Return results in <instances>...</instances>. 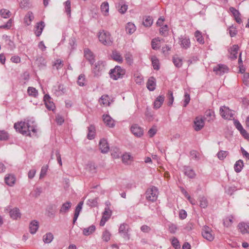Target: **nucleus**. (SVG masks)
Here are the masks:
<instances>
[{
  "mask_svg": "<svg viewBox=\"0 0 249 249\" xmlns=\"http://www.w3.org/2000/svg\"><path fill=\"white\" fill-rule=\"evenodd\" d=\"M100 104H103L104 106H109L110 102L108 101V97L107 95H103L100 98Z\"/></svg>",
  "mask_w": 249,
  "mask_h": 249,
  "instance_id": "c03bdc74",
  "label": "nucleus"
},
{
  "mask_svg": "<svg viewBox=\"0 0 249 249\" xmlns=\"http://www.w3.org/2000/svg\"><path fill=\"white\" fill-rule=\"evenodd\" d=\"M84 56L86 59H87L90 64H93L95 60L93 53L89 49H85L84 50Z\"/></svg>",
  "mask_w": 249,
  "mask_h": 249,
  "instance_id": "a211bd4d",
  "label": "nucleus"
},
{
  "mask_svg": "<svg viewBox=\"0 0 249 249\" xmlns=\"http://www.w3.org/2000/svg\"><path fill=\"white\" fill-rule=\"evenodd\" d=\"M111 57L113 60L119 63H122L123 62V57L120 53L116 51L112 52Z\"/></svg>",
  "mask_w": 249,
  "mask_h": 249,
  "instance_id": "e433bc0d",
  "label": "nucleus"
},
{
  "mask_svg": "<svg viewBox=\"0 0 249 249\" xmlns=\"http://www.w3.org/2000/svg\"><path fill=\"white\" fill-rule=\"evenodd\" d=\"M12 21L13 20L12 18L9 19L5 24L0 26V28L7 30L9 29L12 26Z\"/></svg>",
  "mask_w": 249,
  "mask_h": 249,
  "instance_id": "052dcab7",
  "label": "nucleus"
},
{
  "mask_svg": "<svg viewBox=\"0 0 249 249\" xmlns=\"http://www.w3.org/2000/svg\"><path fill=\"white\" fill-rule=\"evenodd\" d=\"M220 113L222 117L225 119H231L233 116L231 110L225 106L220 108Z\"/></svg>",
  "mask_w": 249,
  "mask_h": 249,
  "instance_id": "423d86ee",
  "label": "nucleus"
},
{
  "mask_svg": "<svg viewBox=\"0 0 249 249\" xmlns=\"http://www.w3.org/2000/svg\"><path fill=\"white\" fill-rule=\"evenodd\" d=\"M205 116L206 119L209 118L208 121L210 122L211 120H213L214 118V112L212 110H208L205 113Z\"/></svg>",
  "mask_w": 249,
  "mask_h": 249,
  "instance_id": "ea45409f",
  "label": "nucleus"
},
{
  "mask_svg": "<svg viewBox=\"0 0 249 249\" xmlns=\"http://www.w3.org/2000/svg\"><path fill=\"white\" fill-rule=\"evenodd\" d=\"M238 228L242 234L249 233V222H240L238 225Z\"/></svg>",
  "mask_w": 249,
  "mask_h": 249,
  "instance_id": "2eb2a0df",
  "label": "nucleus"
},
{
  "mask_svg": "<svg viewBox=\"0 0 249 249\" xmlns=\"http://www.w3.org/2000/svg\"><path fill=\"white\" fill-rule=\"evenodd\" d=\"M34 17L33 14L31 12H28L24 17V22L29 25L31 21L34 19Z\"/></svg>",
  "mask_w": 249,
  "mask_h": 249,
  "instance_id": "f704fd0d",
  "label": "nucleus"
},
{
  "mask_svg": "<svg viewBox=\"0 0 249 249\" xmlns=\"http://www.w3.org/2000/svg\"><path fill=\"white\" fill-rule=\"evenodd\" d=\"M164 95H160L155 100L154 103V107L155 108H159L162 105L164 101Z\"/></svg>",
  "mask_w": 249,
  "mask_h": 249,
  "instance_id": "393cba45",
  "label": "nucleus"
},
{
  "mask_svg": "<svg viewBox=\"0 0 249 249\" xmlns=\"http://www.w3.org/2000/svg\"><path fill=\"white\" fill-rule=\"evenodd\" d=\"M95 229V226L92 225L88 228H84L83 230V234L85 236H89L93 233Z\"/></svg>",
  "mask_w": 249,
  "mask_h": 249,
  "instance_id": "c85d7f7f",
  "label": "nucleus"
},
{
  "mask_svg": "<svg viewBox=\"0 0 249 249\" xmlns=\"http://www.w3.org/2000/svg\"><path fill=\"white\" fill-rule=\"evenodd\" d=\"M110 234L107 231H105L103 232L102 235V238L104 241L107 242L110 240Z\"/></svg>",
  "mask_w": 249,
  "mask_h": 249,
  "instance_id": "680f3d73",
  "label": "nucleus"
},
{
  "mask_svg": "<svg viewBox=\"0 0 249 249\" xmlns=\"http://www.w3.org/2000/svg\"><path fill=\"white\" fill-rule=\"evenodd\" d=\"M128 226L124 223L121 224L119 229L120 233L123 234V237L126 238L127 240L129 239V234H128Z\"/></svg>",
  "mask_w": 249,
  "mask_h": 249,
  "instance_id": "9d476101",
  "label": "nucleus"
},
{
  "mask_svg": "<svg viewBox=\"0 0 249 249\" xmlns=\"http://www.w3.org/2000/svg\"><path fill=\"white\" fill-rule=\"evenodd\" d=\"M85 76L84 74H80L78 78L77 84L80 86L85 85Z\"/></svg>",
  "mask_w": 249,
  "mask_h": 249,
  "instance_id": "49530a36",
  "label": "nucleus"
},
{
  "mask_svg": "<svg viewBox=\"0 0 249 249\" xmlns=\"http://www.w3.org/2000/svg\"><path fill=\"white\" fill-rule=\"evenodd\" d=\"M4 180L6 184L12 186L15 184L16 179L14 175L9 174L5 177Z\"/></svg>",
  "mask_w": 249,
  "mask_h": 249,
  "instance_id": "bb28decb",
  "label": "nucleus"
},
{
  "mask_svg": "<svg viewBox=\"0 0 249 249\" xmlns=\"http://www.w3.org/2000/svg\"><path fill=\"white\" fill-rule=\"evenodd\" d=\"M194 128L196 131H198L202 129L204 126V120L202 118L196 117L194 120Z\"/></svg>",
  "mask_w": 249,
  "mask_h": 249,
  "instance_id": "6e6552de",
  "label": "nucleus"
},
{
  "mask_svg": "<svg viewBox=\"0 0 249 249\" xmlns=\"http://www.w3.org/2000/svg\"><path fill=\"white\" fill-rule=\"evenodd\" d=\"M243 81L245 85L249 86V73H246L244 74Z\"/></svg>",
  "mask_w": 249,
  "mask_h": 249,
  "instance_id": "338daca9",
  "label": "nucleus"
},
{
  "mask_svg": "<svg viewBox=\"0 0 249 249\" xmlns=\"http://www.w3.org/2000/svg\"><path fill=\"white\" fill-rule=\"evenodd\" d=\"M44 101L46 107L50 110H53L55 106L53 103L51 101V98L48 94H46L44 96Z\"/></svg>",
  "mask_w": 249,
  "mask_h": 249,
  "instance_id": "9b49d317",
  "label": "nucleus"
},
{
  "mask_svg": "<svg viewBox=\"0 0 249 249\" xmlns=\"http://www.w3.org/2000/svg\"><path fill=\"white\" fill-rule=\"evenodd\" d=\"M99 148L103 153H106L109 150V146L106 139H103L99 142Z\"/></svg>",
  "mask_w": 249,
  "mask_h": 249,
  "instance_id": "f3484780",
  "label": "nucleus"
},
{
  "mask_svg": "<svg viewBox=\"0 0 249 249\" xmlns=\"http://www.w3.org/2000/svg\"><path fill=\"white\" fill-rule=\"evenodd\" d=\"M244 166L243 161L242 160H237L234 165V169L236 173H239L241 171Z\"/></svg>",
  "mask_w": 249,
  "mask_h": 249,
  "instance_id": "c756f323",
  "label": "nucleus"
},
{
  "mask_svg": "<svg viewBox=\"0 0 249 249\" xmlns=\"http://www.w3.org/2000/svg\"><path fill=\"white\" fill-rule=\"evenodd\" d=\"M45 27V23L43 21H41L37 23L35 26V34L36 36H39Z\"/></svg>",
  "mask_w": 249,
  "mask_h": 249,
  "instance_id": "6ab92c4d",
  "label": "nucleus"
},
{
  "mask_svg": "<svg viewBox=\"0 0 249 249\" xmlns=\"http://www.w3.org/2000/svg\"><path fill=\"white\" fill-rule=\"evenodd\" d=\"M101 11L105 16L108 15L109 11V4L107 2H104L101 5Z\"/></svg>",
  "mask_w": 249,
  "mask_h": 249,
  "instance_id": "473e14b6",
  "label": "nucleus"
},
{
  "mask_svg": "<svg viewBox=\"0 0 249 249\" xmlns=\"http://www.w3.org/2000/svg\"><path fill=\"white\" fill-rule=\"evenodd\" d=\"M53 239V235L51 232L46 233L43 237V241L46 244L50 243Z\"/></svg>",
  "mask_w": 249,
  "mask_h": 249,
  "instance_id": "72a5a7b5",
  "label": "nucleus"
},
{
  "mask_svg": "<svg viewBox=\"0 0 249 249\" xmlns=\"http://www.w3.org/2000/svg\"><path fill=\"white\" fill-rule=\"evenodd\" d=\"M103 120L106 125L109 127L112 128L115 126L114 121L109 115L104 114Z\"/></svg>",
  "mask_w": 249,
  "mask_h": 249,
  "instance_id": "f8f14e48",
  "label": "nucleus"
},
{
  "mask_svg": "<svg viewBox=\"0 0 249 249\" xmlns=\"http://www.w3.org/2000/svg\"><path fill=\"white\" fill-rule=\"evenodd\" d=\"M230 10L232 14L236 21L238 23L240 24L242 22V19L240 17V14L238 10H237L235 8L232 7L230 8Z\"/></svg>",
  "mask_w": 249,
  "mask_h": 249,
  "instance_id": "5701e85b",
  "label": "nucleus"
},
{
  "mask_svg": "<svg viewBox=\"0 0 249 249\" xmlns=\"http://www.w3.org/2000/svg\"><path fill=\"white\" fill-rule=\"evenodd\" d=\"M130 129L132 133L136 136L141 137L143 135L142 128L137 124H133Z\"/></svg>",
  "mask_w": 249,
  "mask_h": 249,
  "instance_id": "ddd939ff",
  "label": "nucleus"
},
{
  "mask_svg": "<svg viewBox=\"0 0 249 249\" xmlns=\"http://www.w3.org/2000/svg\"><path fill=\"white\" fill-rule=\"evenodd\" d=\"M84 204L83 201H80L79 202L78 205L76 206L74 212V216L73 218V224H74L75 222L76 221L77 218L79 215L80 212H81L82 206Z\"/></svg>",
  "mask_w": 249,
  "mask_h": 249,
  "instance_id": "aec40b11",
  "label": "nucleus"
},
{
  "mask_svg": "<svg viewBox=\"0 0 249 249\" xmlns=\"http://www.w3.org/2000/svg\"><path fill=\"white\" fill-rule=\"evenodd\" d=\"M63 66V61L60 59H56L53 64V67H55L57 70L62 68Z\"/></svg>",
  "mask_w": 249,
  "mask_h": 249,
  "instance_id": "de8ad7c7",
  "label": "nucleus"
},
{
  "mask_svg": "<svg viewBox=\"0 0 249 249\" xmlns=\"http://www.w3.org/2000/svg\"><path fill=\"white\" fill-rule=\"evenodd\" d=\"M202 235L206 240L212 241L214 239V234L212 230L207 226H205L202 231Z\"/></svg>",
  "mask_w": 249,
  "mask_h": 249,
  "instance_id": "39448f33",
  "label": "nucleus"
},
{
  "mask_svg": "<svg viewBox=\"0 0 249 249\" xmlns=\"http://www.w3.org/2000/svg\"><path fill=\"white\" fill-rule=\"evenodd\" d=\"M65 11L68 15L71 16V1L70 0H67L65 2Z\"/></svg>",
  "mask_w": 249,
  "mask_h": 249,
  "instance_id": "6e6d98bb",
  "label": "nucleus"
},
{
  "mask_svg": "<svg viewBox=\"0 0 249 249\" xmlns=\"http://www.w3.org/2000/svg\"><path fill=\"white\" fill-rule=\"evenodd\" d=\"M157 131V127L155 125L153 126L148 131V134L150 138L153 137Z\"/></svg>",
  "mask_w": 249,
  "mask_h": 249,
  "instance_id": "13d9d810",
  "label": "nucleus"
},
{
  "mask_svg": "<svg viewBox=\"0 0 249 249\" xmlns=\"http://www.w3.org/2000/svg\"><path fill=\"white\" fill-rule=\"evenodd\" d=\"M213 70L216 74L222 75L225 73L228 72L229 69L225 65L218 64L213 68Z\"/></svg>",
  "mask_w": 249,
  "mask_h": 249,
  "instance_id": "0eeeda50",
  "label": "nucleus"
},
{
  "mask_svg": "<svg viewBox=\"0 0 249 249\" xmlns=\"http://www.w3.org/2000/svg\"><path fill=\"white\" fill-rule=\"evenodd\" d=\"M200 207L202 208H206L208 204L207 198L204 196L200 197L199 198Z\"/></svg>",
  "mask_w": 249,
  "mask_h": 249,
  "instance_id": "a19ab883",
  "label": "nucleus"
},
{
  "mask_svg": "<svg viewBox=\"0 0 249 249\" xmlns=\"http://www.w3.org/2000/svg\"><path fill=\"white\" fill-rule=\"evenodd\" d=\"M153 20L152 17L147 16L143 21V25L145 27H150L152 25Z\"/></svg>",
  "mask_w": 249,
  "mask_h": 249,
  "instance_id": "58836bf2",
  "label": "nucleus"
},
{
  "mask_svg": "<svg viewBox=\"0 0 249 249\" xmlns=\"http://www.w3.org/2000/svg\"><path fill=\"white\" fill-rule=\"evenodd\" d=\"M10 215L13 219H17L18 218L20 217V213L19 210L17 208H15L11 210L10 212Z\"/></svg>",
  "mask_w": 249,
  "mask_h": 249,
  "instance_id": "cd10ccee",
  "label": "nucleus"
},
{
  "mask_svg": "<svg viewBox=\"0 0 249 249\" xmlns=\"http://www.w3.org/2000/svg\"><path fill=\"white\" fill-rule=\"evenodd\" d=\"M72 206V203L70 201H67L65 203H63L61 205L60 210L59 213L62 214H65L67 213L70 209L71 208Z\"/></svg>",
  "mask_w": 249,
  "mask_h": 249,
  "instance_id": "4468645a",
  "label": "nucleus"
},
{
  "mask_svg": "<svg viewBox=\"0 0 249 249\" xmlns=\"http://www.w3.org/2000/svg\"><path fill=\"white\" fill-rule=\"evenodd\" d=\"M239 48V46L237 45H234L231 48L229 51L230 52V57L231 59H236L237 58Z\"/></svg>",
  "mask_w": 249,
  "mask_h": 249,
  "instance_id": "4be33fe9",
  "label": "nucleus"
},
{
  "mask_svg": "<svg viewBox=\"0 0 249 249\" xmlns=\"http://www.w3.org/2000/svg\"><path fill=\"white\" fill-rule=\"evenodd\" d=\"M156 79L153 76L150 77L146 83V87L150 91H154L156 89Z\"/></svg>",
  "mask_w": 249,
  "mask_h": 249,
  "instance_id": "dca6fc26",
  "label": "nucleus"
},
{
  "mask_svg": "<svg viewBox=\"0 0 249 249\" xmlns=\"http://www.w3.org/2000/svg\"><path fill=\"white\" fill-rule=\"evenodd\" d=\"M9 138L8 133L4 130H0V140L6 141Z\"/></svg>",
  "mask_w": 249,
  "mask_h": 249,
  "instance_id": "603ef678",
  "label": "nucleus"
},
{
  "mask_svg": "<svg viewBox=\"0 0 249 249\" xmlns=\"http://www.w3.org/2000/svg\"><path fill=\"white\" fill-rule=\"evenodd\" d=\"M130 158L131 156L128 154H124L122 157V161L124 163H127Z\"/></svg>",
  "mask_w": 249,
  "mask_h": 249,
  "instance_id": "774afa93",
  "label": "nucleus"
},
{
  "mask_svg": "<svg viewBox=\"0 0 249 249\" xmlns=\"http://www.w3.org/2000/svg\"><path fill=\"white\" fill-rule=\"evenodd\" d=\"M104 67L103 61H98L95 64L93 67V72L95 76H98L100 74L101 71Z\"/></svg>",
  "mask_w": 249,
  "mask_h": 249,
  "instance_id": "1a4fd4ad",
  "label": "nucleus"
},
{
  "mask_svg": "<svg viewBox=\"0 0 249 249\" xmlns=\"http://www.w3.org/2000/svg\"><path fill=\"white\" fill-rule=\"evenodd\" d=\"M158 189L155 186H152L148 188L145 193L146 199L152 202L157 200L158 196Z\"/></svg>",
  "mask_w": 249,
  "mask_h": 249,
  "instance_id": "7ed1b4c3",
  "label": "nucleus"
},
{
  "mask_svg": "<svg viewBox=\"0 0 249 249\" xmlns=\"http://www.w3.org/2000/svg\"><path fill=\"white\" fill-rule=\"evenodd\" d=\"M48 165L43 166L41 169L40 178H43L46 175L48 170Z\"/></svg>",
  "mask_w": 249,
  "mask_h": 249,
  "instance_id": "0e129e2a",
  "label": "nucleus"
},
{
  "mask_svg": "<svg viewBox=\"0 0 249 249\" xmlns=\"http://www.w3.org/2000/svg\"><path fill=\"white\" fill-rule=\"evenodd\" d=\"M160 40L158 38L153 39L151 41L152 48L154 50H157L159 48L158 44L157 42L160 41Z\"/></svg>",
  "mask_w": 249,
  "mask_h": 249,
  "instance_id": "69168bd1",
  "label": "nucleus"
},
{
  "mask_svg": "<svg viewBox=\"0 0 249 249\" xmlns=\"http://www.w3.org/2000/svg\"><path fill=\"white\" fill-rule=\"evenodd\" d=\"M87 205L91 207H95L97 206V198L89 199L87 201Z\"/></svg>",
  "mask_w": 249,
  "mask_h": 249,
  "instance_id": "3c124183",
  "label": "nucleus"
},
{
  "mask_svg": "<svg viewBox=\"0 0 249 249\" xmlns=\"http://www.w3.org/2000/svg\"><path fill=\"white\" fill-rule=\"evenodd\" d=\"M173 62L176 67L180 68L182 65V60L177 56H174L173 57Z\"/></svg>",
  "mask_w": 249,
  "mask_h": 249,
  "instance_id": "4c0bfd02",
  "label": "nucleus"
},
{
  "mask_svg": "<svg viewBox=\"0 0 249 249\" xmlns=\"http://www.w3.org/2000/svg\"><path fill=\"white\" fill-rule=\"evenodd\" d=\"M195 36L197 42L200 44L204 43V39L201 35V33L199 31H196L195 33Z\"/></svg>",
  "mask_w": 249,
  "mask_h": 249,
  "instance_id": "37998d69",
  "label": "nucleus"
},
{
  "mask_svg": "<svg viewBox=\"0 0 249 249\" xmlns=\"http://www.w3.org/2000/svg\"><path fill=\"white\" fill-rule=\"evenodd\" d=\"M233 217L232 215H231L228 217H226L223 220V224L225 226L227 227H230L232 223Z\"/></svg>",
  "mask_w": 249,
  "mask_h": 249,
  "instance_id": "79ce46f5",
  "label": "nucleus"
},
{
  "mask_svg": "<svg viewBox=\"0 0 249 249\" xmlns=\"http://www.w3.org/2000/svg\"><path fill=\"white\" fill-rule=\"evenodd\" d=\"M228 154V151L220 150L217 153V156L219 160H223L227 157Z\"/></svg>",
  "mask_w": 249,
  "mask_h": 249,
  "instance_id": "8fccbe9b",
  "label": "nucleus"
},
{
  "mask_svg": "<svg viewBox=\"0 0 249 249\" xmlns=\"http://www.w3.org/2000/svg\"><path fill=\"white\" fill-rule=\"evenodd\" d=\"M0 14L2 17L6 18L10 17V12L6 9H2L0 10Z\"/></svg>",
  "mask_w": 249,
  "mask_h": 249,
  "instance_id": "864d4df0",
  "label": "nucleus"
},
{
  "mask_svg": "<svg viewBox=\"0 0 249 249\" xmlns=\"http://www.w3.org/2000/svg\"><path fill=\"white\" fill-rule=\"evenodd\" d=\"M172 245L176 249H178L180 248L179 242L176 237H173L172 239Z\"/></svg>",
  "mask_w": 249,
  "mask_h": 249,
  "instance_id": "4d7b16f0",
  "label": "nucleus"
},
{
  "mask_svg": "<svg viewBox=\"0 0 249 249\" xmlns=\"http://www.w3.org/2000/svg\"><path fill=\"white\" fill-rule=\"evenodd\" d=\"M136 28L134 24L131 22L127 23L125 26V30L129 34H133L136 31Z\"/></svg>",
  "mask_w": 249,
  "mask_h": 249,
  "instance_id": "2f4dec72",
  "label": "nucleus"
},
{
  "mask_svg": "<svg viewBox=\"0 0 249 249\" xmlns=\"http://www.w3.org/2000/svg\"><path fill=\"white\" fill-rule=\"evenodd\" d=\"M35 64L36 65L39 69H42L46 66V60L45 58L42 56H38L35 61Z\"/></svg>",
  "mask_w": 249,
  "mask_h": 249,
  "instance_id": "412c9836",
  "label": "nucleus"
},
{
  "mask_svg": "<svg viewBox=\"0 0 249 249\" xmlns=\"http://www.w3.org/2000/svg\"><path fill=\"white\" fill-rule=\"evenodd\" d=\"M36 124L33 119H28L26 122L15 123L14 128L23 135L31 136V132L36 133Z\"/></svg>",
  "mask_w": 249,
  "mask_h": 249,
  "instance_id": "f257e3e1",
  "label": "nucleus"
},
{
  "mask_svg": "<svg viewBox=\"0 0 249 249\" xmlns=\"http://www.w3.org/2000/svg\"><path fill=\"white\" fill-rule=\"evenodd\" d=\"M39 227L38 222L36 220L32 221L29 225V229L31 233H35Z\"/></svg>",
  "mask_w": 249,
  "mask_h": 249,
  "instance_id": "a878e982",
  "label": "nucleus"
},
{
  "mask_svg": "<svg viewBox=\"0 0 249 249\" xmlns=\"http://www.w3.org/2000/svg\"><path fill=\"white\" fill-rule=\"evenodd\" d=\"M98 38L99 41L104 45H109L112 43L110 34L108 32H105L103 30L102 32H99Z\"/></svg>",
  "mask_w": 249,
  "mask_h": 249,
  "instance_id": "20e7f679",
  "label": "nucleus"
},
{
  "mask_svg": "<svg viewBox=\"0 0 249 249\" xmlns=\"http://www.w3.org/2000/svg\"><path fill=\"white\" fill-rule=\"evenodd\" d=\"M27 91L29 95L34 97H36L38 93L37 90L35 88L31 87L28 88Z\"/></svg>",
  "mask_w": 249,
  "mask_h": 249,
  "instance_id": "5fc2aeb1",
  "label": "nucleus"
},
{
  "mask_svg": "<svg viewBox=\"0 0 249 249\" xmlns=\"http://www.w3.org/2000/svg\"><path fill=\"white\" fill-rule=\"evenodd\" d=\"M167 98L168 99L167 105L168 106H171V105H172L174 100L173 92L172 91H168L167 93Z\"/></svg>",
  "mask_w": 249,
  "mask_h": 249,
  "instance_id": "09e8293b",
  "label": "nucleus"
},
{
  "mask_svg": "<svg viewBox=\"0 0 249 249\" xmlns=\"http://www.w3.org/2000/svg\"><path fill=\"white\" fill-rule=\"evenodd\" d=\"M179 40L180 41V45L182 48L187 49L190 47V41L189 38L186 37H181L179 38Z\"/></svg>",
  "mask_w": 249,
  "mask_h": 249,
  "instance_id": "b1692460",
  "label": "nucleus"
},
{
  "mask_svg": "<svg viewBox=\"0 0 249 249\" xmlns=\"http://www.w3.org/2000/svg\"><path fill=\"white\" fill-rule=\"evenodd\" d=\"M125 70L122 69L120 66H116L113 69L110 70L109 75L110 78L114 80L122 78L125 74Z\"/></svg>",
  "mask_w": 249,
  "mask_h": 249,
  "instance_id": "f03ea898",
  "label": "nucleus"
},
{
  "mask_svg": "<svg viewBox=\"0 0 249 249\" xmlns=\"http://www.w3.org/2000/svg\"><path fill=\"white\" fill-rule=\"evenodd\" d=\"M152 64L155 70H158L160 69L159 60L156 57L153 56L151 58Z\"/></svg>",
  "mask_w": 249,
  "mask_h": 249,
  "instance_id": "a18cd8bd",
  "label": "nucleus"
},
{
  "mask_svg": "<svg viewBox=\"0 0 249 249\" xmlns=\"http://www.w3.org/2000/svg\"><path fill=\"white\" fill-rule=\"evenodd\" d=\"M160 33L163 36L167 35L168 33V26L167 25H165L162 27H161L160 29Z\"/></svg>",
  "mask_w": 249,
  "mask_h": 249,
  "instance_id": "bf43d9fd",
  "label": "nucleus"
},
{
  "mask_svg": "<svg viewBox=\"0 0 249 249\" xmlns=\"http://www.w3.org/2000/svg\"><path fill=\"white\" fill-rule=\"evenodd\" d=\"M184 173L189 178H194L196 176L195 171L189 167H185L184 168Z\"/></svg>",
  "mask_w": 249,
  "mask_h": 249,
  "instance_id": "c9c22d12",
  "label": "nucleus"
},
{
  "mask_svg": "<svg viewBox=\"0 0 249 249\" xmlns=\"http://www.w3.org/2000/svg\"><path fill=\"white\" fill-rule=\"evenodd\" d=\"M95 128L93 125H90L88 127V134L87 135V138L89 140H92L94 138L95 136Z\"/></svg>",
  "mask_w": 249,
  "mask_h": 249,
  "instance_id": "7c9ffc66",
  "label": "nucleus"
},
{
  "mask_svg": "<svg viewBox=\"0 0 249 249\" xmlns=\"http://www.w3.org/2000/svg\"><path fill=\"white\" fill-rule=\"evenodd\" d=\"M190 95L187 93H185V95H184V99L183 101V103H184L183 107H186L187 106V105L189 104V103L190 102Z\"/></svg>",
  "mask_w": 249,
  "mask_h": 249,
  "instance_id": "e2e57ef3",
  "label": "nucleus"
}]
</instances>
